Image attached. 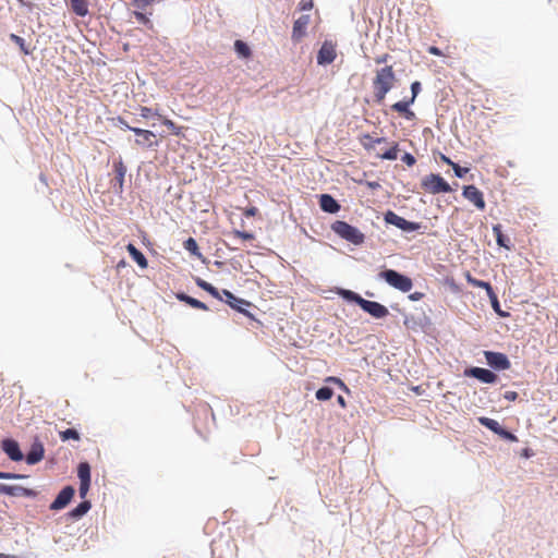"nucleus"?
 <instances>
[{
	"label": "nucleus",
	"instance_id": "48",
	"mask_svg": "<svg viewBox=\"0 0 558 558\" xmlns=\"http://www.w3.org/2000/svg\"><path fill=\"white\" fill-rule=\"evenodd\" d=\"M134 15H135V19L140 23H143V24H149L150 23L149 19L144 13H142V12H135Z\"/></svg>",
	"mask_w": 558,
	"mask_h": 558
},
{
	"label": "nucleus",
	"instance_id": "43",
	"mask_svg": "<svg viewBox=\"0 0 558 558\" xmlns=\"http://www.w3.org/2000/svg\"><path fill=\"white\" fill-rule=\"evenodd\" d=\"M23 477H24V475H21V474L0 471V480H16V478H23Z\"/></svg>",
	"mask_w": 558,
	"mask_h": 558
},
{
	"label": "nucleus",
	"instance_id": "9",
	"mask_svg": "<svg viewBox=\"0 0 558 558\" xmlns=\"http://www.w3.org/2000/svg\"><path fill=\"white\" fill-rule=\"evenodd\" d=\"M462 194L469 202L473 203L477 209H485L486 203L483 193L475 185L464 186Z\"/></svg>",
	"mask_w": 558,
	"mask_h": 558
},
{
	"label": "nucleus",
	"instance_id": "11",
	"mask_svg": "<svg viewBox=\"0 0 558 558\" xmlns=\"http://www.w3.org/2000/svg\"><path fill=\"white\" fill-rule=\"evenodd\" d=\"M1 448L4 451V453L12 460V461H21L24 459V456L20 449L19 442L14 439L7 438L1 441Z\"/></svg>",
	"mask_w": 558,
	"mask_h": 558
},
{
	"label": "nucleus",
	"instance_id": "2",
	"mask_svg": "<svg viewBox=\"0 0 558 558\" xmlns=\"http://www.w3.org/2000/svg\"><path fill=\"white\" fill-rule=\"evenodd\" d=\"M331 230L348 242L360 245L364 242V234L355 227L345 221L337 220L331 225Z\"/></svg>",
	"mask_w": 558,
	"mask_h": 558
},
{
	"label": "nucleus",
	"instance_id": "34",
	"mask_svg": "<svg viewBox=\"0 0 558 558\" xmlns=\"http://www.w3.org/2000/svg\"><path fill=\"white\" fill-rule=\"evenodd\" d=\"M234 49L236 53L242 58H248L251 56L250 47L242 40H235Z\"/></svg>",
	"mask_w": 558,
	"mask_h": 558
},
{
	"label": "nucleus",
	"instance_id": "30",
	"mask_svg": "<svg viewBox=\"0 0 558 558\" xmlns=\"http://www.w3.org/2000/svg\"><path fill=\"white\" fill-rule=\"evenodd\" d=\"M399 144L392 143L391 147L381 154H377V157L386 160H396L398 158Z\"/></svg>",
	"mask_w": 558,
	"mask_h": 558
},
{
	"label": "nucleus",
	"instance_id": "55",
	"mask_svg": "<svg viewBox=\"0 0 558 558\" xmlns=\"http://www.w3.org/2000/svg\"><path fill=\"white\" fill-rule=\"evenodd\" d=\"M257 209L255 207L248 208L245 210V216L251 217L256 214Z\"/></svg>",
	"mask_w": 558,
	"mask_h": 558
},
{
	"label": "nucleus",
	"instance_id": "28",
	"mask_svg": "<svg viewBox=\"0 0 558 558\" xmlns=\"http://www.w3.org/2000/svg\"><path fill=\"white\" fill-rule=\"evenodd\" d=\"M337 293L340 296H342L344 300L350 301V302H354L359 306H361V304H362V302L364 300L360 294H357L356 292L351 291V290L339 289Z\"/></svg>",
	"mask_w": 558,
	"mask_h": 558
},
{
	"label": "nucleus",
	"instance_id": "19",
	"mask_svg": "<svg viewBox=\"0 0 558 558\" xmlns=\"http://www.w3.org/2000/svg\"><path fill=\"white\" fill-rule=\"evenodd\" d=\"M319 206L324 211L329 213V214H335V213L339 211V209H340V205L329 194L320 195Z\"/></svg>",
	"mask_w": 558,
	"mask_h": 558
},
{
	"label": "nucleus",
	"instance_id": "8",
	"mask_svg": "<svg viewBox=\"0 0 558 558\" xmlns=\"http://www.w3.org/2000/svg\"><path fill=\"white\" fill-rule=\"evenodd\" d=\"M465 377H473L484 384H494L497 380V375L489 369L482 367H469L463 372Z\"/></svg>",
	"mask_w": 558,
	"mask_h": 558
},
{
	"label": "nucleus",
	"instance_id": "24",
	"mask_svg": "<svg viewBox=\"0 0 558 558\" xmlns=\"http://www.w3.org/2000/svg\"><path fill=\"white\" fill-rule=\"evenodd\" d=\"M465 279L468 283L471 284L472 287L485 289L487 296L492 292H495L489 282L474 278L469 271L465 272Z\"/></svg>",
	"mask_w": 558,
	"mask_h": 558
},
{
	"label": "nucleus",
	"instance_id": "37",
	"mask_svg": "<svg viewBox=\"0 0 558 558\" xmlns=\"http://www.w3.org/2000/svg\"><path fill=\"white\" fill-rule=\"evenodd\" d=\"M162 124L167 126L174 135H180L182 128L178 126L172 120L162 118Z\"/></svg>",
	"mask_w": 558,
	"mask_h": 558
},
{
	"label": "nucleus",
	"instance_id": "38",
	"mask_svg": "<svg viewBox=\"0 0 558 558\" xmlns=\"http://www.w3.org/2000/svg\"><path fill=\"white\" fill-rule=\"evenodd\" d=\"M10 39L20 47V49L22 50V52L24 54H28L29 53V50L27 49V47L25 45V40L22 37L15 35V34H11L10 35Z\"/></svg>",
	"mask_w": 558,
	"mask_h": 558
},
{
	"label": "nucleus",
	"instance_id": "56",
	"mask_svg": "<svg viewBox=\"0 0 558 558\" xmlns=\"http://www.w3.org/2000/svg\"><path fill=\"white\" fill-rule=\"evenodd\" d=\"M367 186L371 187L372 190H376L378 189L380 185L378 182H367Z\"/></svg>",
	"mask_w": 558,
	"mask_h": 558
},
{
	"label": "nucleus",
	"instance_id": "52",
	"mask_svg": "<svg viewBox=\"0 0 558 558\" xmlns=\"http://www.w3.org/2000/svg\"><path fill=\"white\" fill-rule=\"evenodd\" d=\"M518 398V392L515 391H506L505 399L509 401H514Z\"/></svg>",
	"mask_w": 558,
	"mask_h": 558
},
{
	"label": "nucleus",
	"instance_id": "53",
	"mask_svg": "<svg viewBox=\"0 0 558 558\" xmlns=\"http://www.w3.org/2000/svg\"><path fill=\"white\" fill-rule=\"evenodd\" d=\"M423 296H424V294L422 292H414V293L409 295V299L412 300V301H418Z\"/></svg>",
	"mask_w": 558,
	"mask_h": 558
},
{
	"label": "nucleus",
	"instance_id": "22",
	"mask_svg": "<svg viewBox=\"0 0 558 558\" xmlns=\"http://www.w3.org/2000/svg\"><path fill=\"white\" fill-rule=\"evenodd\" d=\"M126 250L130 256L137 263L141 268H146L148 266V262L144 254L135 247L132 243L128 244Z\"/></svg>",
	"mask_w": 558,
	"mask_h": 558
},
{
	"label": "nucleus",
	"instance_id": "33",
	"mask_svg": "<svg viewBox=\"0 0 558 558\" xmlns=\"http://www.w3.org/2000/svg\"><path fill=\"white\" fill-rule=\"evenodd\" d=\"M183 246L192 255H194V256H196L198 258L202 257V254L199 252V248H198V245H197V242L195 241V239L189 238L187 240H185L183 242Z\"/></svg>",
	"mask_w": 558,
	"mask_h": 558
},
{
	"label": "nucleus",
	"instance_id": "25",
	"mask_svg": "<svg viewBox=\"0 0 558 558\" xmlns=\"http://www.w3.org/2000/svg\"><path fill=\"white\" fill-rule=\"evenodd\" d=\"M71 10L78 16L88 14V2L86 0H70Z\"/></svg>",
	"mask_w": 558,
	"mask_h": 558
},
{
	"label": "nucleus",
	"instance_id": "39",
	"mask_svg": "<svg viewBox=\"0 0 558 558\" xmlns=\"http://www.w3.org/2000/svg\"><path fill=\"white\" fill-rule=\"evenodd\" d=\"M60 437L63 441L68 440V439H74V440L80 439V435H78L77 430H75L73 428H69V429L61 432Z\"/></svg>",
	"mask_w": 558,
	"mask_h": 558
},
{
	"label": "nucleus",
	"instance_id": "60",
	"mask_svg": "<svg viewBox=\"0 0 558 558\" xmlns=\"http://www.w3.org/2000/svg\"><path fill=\"white\" fill-rule=\"evenodd\" d=\"M0 558H14V557H11V556L5 555V554H0Z\"/></svg>",
	"mask_w": 558,
	"mask_h": 558
},
{
	"label": "nucleus",
	"instance_id": "17",
	"mask_svg": "<svg viewBox=\"0 0 558 558\" xmlns=\"http://www.w3.org/2000/svg\"><path fill=\"white\" fill-rule=\"evenodd\" d=\"M412 104H414L413 98L403 99L391 105V110L400 113L407 120H413L415 119V113L410 109Z\"/></svg>",
	"mask_w": 558,
	"mask_h": 558
},
{
	"label": "nucleus",
	"instance_id": "26",
	"mask_svg": "<svg viewBox=\"0 0 558 558\" xmlns=\"http://www.w3.org/2000/svg\"><path fill=\"white\" fill-rule=\"evenodd\" d=\"M223 294L226 295L227 298V302L230 304V306L232 308H235L242 313H244L245 315L247 316H251V314L245 311V310H242L238 304H248L246 301L242 300V299H238L235 298L230 291L228 290H223Z\"/></svg>",
	"mask_w": 558,
	"mask_h": 558
},
{
	"label": "nucleus",
	"instance_id": "44",
	"mask_svg": "<svg viewBox=\"0 0 558 558\" xmlns=\"http://www.w3.org/2000/svg\"><path fill=\"white\" fill-rule=\"evenodd\" d=\"M156 0H132V3L138 9H145L147 5L151 4Z\"/></svg>",
	"mask_w": 558,
	"mask_h": 558
},
{
	"label": "nucleus",
	"instance_id": "57",
	"mask_svg": "<svg viewBox=\"0 0 558 558\" xmlns=\"http://www.w3.org/2000/svg\"><path fill=\"white\" fill-rule=\"evenodd\" d=\"M441 160L448 165H450L452 167V163H454L453 161H451L448 157H446L445 155L441 156Z\"/></svg>",
	"mask_w": 558,
	"mask_h": 558
},
{
	"label": "nucleus",
	"instance_id": "15",
	"mask_svg": "<svg viewBox=\"0 0 558 558\" xmlns=\"http://www.w3.org/2000/svg\"><path fill=\"white\" fill-rule=\"evenodd\" d=\"M130 131L134 132L137 136L141 137L135 141V143L137 145L148 147V148L158 145L157 142L153 141L156 136L154 134V132H151L149 130L140 129V128H130Z\"/></svg>",
	"mask_w": 558,
	"mask_h": 558
},
{
	"label": "nucleus",
	"instance_id": "31",
	"mask_svg": "<svg viewBox=\"0 0 558 558\" xmlns=\"http://www.w3.org/2000/svg\"><path fill=\"white\" fill-rule=\"evenodd\" d=\"M77 475L81 482H90V466L87 462L78 464Z\"/></svg>",
	"mask_w": 558,
	"mask_h": 558
},
{
	"label": "nucleus",
	"instance_id": "58",
	"mask_svg": "<svg viewBox=\"0 0 558 558\" xmlns=\"http://www.w3.org/2000/svg\"><path fill=\"white\" fill-rule=\"evenodd\" d=\"M121 123L125 129L130 130L131 126L125 121L121 120Z\"/></svg>",
	"mask_w": 558,
	"mask_h": 558
},
{
	"label": "nucleus",
	"instance_id": "6",
	"mask_svg": "<svg viewBox=\"0 0 558 558\" xmlns=\"http://www.w3.org/2000/svg\"><path fill=\"white\" fill-rule=\"evenodd\" d=\"M337 58V45L331 40H325L317 53V63L327 65L332 63Z\"/></svg>",
	"mask_w": 558,
	"mask_h": 558
},
{
	"label": "nucleus",
	"instance_id": "14",
	"mask_svg": "<svg viewBox=\"0 0 558 558\" xmlns=\"http://www.w3.org/2000/svg\"><path fill=\"white\" fill-rule=\"evenodd\" d=\"M113 170H114L116 177H114L112 186L116 192L121 193L123 191L124 177L126 173V167L123 163L121 158L113 161Z\"/></svg>",
	"mask_w": 558,
	"mask_h": 558
},
{
	"label": "nucleus",
	"instance_id": "29",
	"mask_svg": "<svg viewBox=\"0 0 558 558\" xmlns=\"http://www.w3.org/2000/svg\"><path fill=\"white\" fill-rule=\"evenodd\" d=\"M195 283L197 284V287H199L201 289L205 290L206 292H208L214 298L221 299L219 291L213 284H210L209 282L203 280L202 278H196L195 279Z\"/></svg>",
	"mask_w": 558,
	"mask_h": 558
},
{
	"label": "nucleus",
	"instance_id": "3",
	"mask_svg": "<svg viewBox=\"0 0 558 558\" xmlns=\"http://www.w3.org/2000/svg\"><path fill=\"white\" fill-rule=\"evenodd\" d=\"M379 277L384 279L389 286L400 290L401 292H409L413 287V282L410 277L399 274L392 269L381 271Z\"/></svg>",
	"mask_w": 558,
	"mask_h": 558
},
{
	"label": "nucleus",
	"instance_id": "35",
	"mask_svg": "<svg viewBox=\"0 0 558 558\" xmlns=\"http://www.w3.org/2000/svg\"><path fill=\"white\" fill-rule=\"evenodd\" d=\"M488 298H489V301H490V303H492V307L494 308V311H495L499 316H501V317H506V316H508V315H509L508 313L502 312V311L500 310L499 300H498V296H497V294H496L495 292H492V293L488 295Z\"/></svg>",
	"mask_w": 558,
	"mask_h": 558
},
{
	"label": "nucleus",
	"instance_id": "20",
	"mask_svg": "<svg viewBox=\"0 0 558 558\" xmlns=\"http://www.w3.org/2000/svg\"><path fill=\"white\" fill-rule=\"evenodd\" d=\"M0 494L8 496H32L33 492L22 486L0 484Z\"/></svg>",
	"mask_w": 558,
	"mask_h": 558
},
{
	"label": "nucleus",
	"instance_id": "61",
	"mask_svg": "<svg viewBox=\"0 0 558 558\" xmlns=\"http://www.w3.org/2000/svg\"><path fill=\"white\" fill-rule=\"evenodd\" d=\"M338 400H339V403H341V404L344 403V400H343V398L341 396H339Z\"/></svg>",
	"mask_w": 558,
	"mask_h": 558
},
{
	"label": "nucleus",
	"instance_id": "45",
	"mask_svg": "<svg viewBox=\"0 0 558 558\" xmlns=\"http://www.w3.org/2000/svg\"><path fill=\"white\" fill-rule=\"evenodd\" d=\"M402 161L404 163H407L409 167H412L415 165L416 160L414 158L413 155H411L410 153H405L403 156H402Z\"/></svg>",
	"mask_w": 558,
	"mask_h": 558
},
{
	"label": "nucleus",
	"instance_id": "13",
	"mask_svg": "<svg viewBox=\"0 0 558 558\" xmlns=\"http://www.w3.org/2000/svg\"><path fill=\"white\" fill-rule=\"evenodd\" d=\"M45 448L41 441L35 439L32 444L29 451L25 456V461L29 465L37 464L44 459Z\"/></svg>",
	"mask_w": 558,
	"mask_h": 558
},
{
	"label": "nucleus",
	"instance_id": "50",
	"mask_svg": "<svg viewBox=\"0 0 558 558\" xmlns=\"http://www.w3.org/2000/svg\"><path fill=\"white\" fill-rule=\"evenodd\" d=\"M427 51L433 56H442L441 50L436 46H429Z\"/></svg>",
	"mask_w": 558,
	"mask_h": 558
},
{
	"label": "nucleus",
	"instance_id": "23",
	"mask_svg": "<svg viewBox=\"0 0 558 558\" xmlns=\"http://www.w3.org/2000/svg\"><path fill=\"white\" fill-rule=\"evenodd\" d=\"M383 143H387V138H385V137H376L375 138V137L371 136L369 134H365L361 138V144L367 151L375 150L376 145L383 144Z\"/></svg>",
	"mask_w": 558,
	"mask_h": 558
},
{
	"label": "nucleus",
	"instance_id": "4",
	"mask_svg": "<svg viewBox=\"0 0 558 558\" xmlns=\"http://www.w3.org/2000/svg\"><path fill=\"white\" fill-rule=\"evenodd\" d=\"M421 187L424 192L429 194L448 193L451 191L448 182L439 174L430 173L425 175L421 181Z\"/></svg>",
	"mask_w": 558,
	"mask_h": 558
},
{
	"label": "nucleus",
	"instance_id": "46",
	"mask_svg": "<svg viewBox=\"0 0 558 558\" xmlns=\"http://www.w3.org/2000/svg\"><path fill=\"white\" fill-rule=\"evenodd\" d=\"M140 112H141V117H143L145 119L149 118L151 114L160 117V114L158 112L153 113V110L148 107H141Z\"/></svg>",
	"mask_w": 558,
	"mask_h": 558
},
{
	"label": "nucleus",
	"instance_id": "27",
	"mask_svg": "<svg viewBox=\"0 0 558 558\" xmlns=\"http://www.w3.org/2000/svg\"><path fill=\"white\" fill-rule=\"evenodd\" d=\"M493 232L496 238V242L499 246L505 247L507 250L511 248L510 241L502 233V228L500 225L493 226Z\"/></svg>",
	"mask_w": 558,
	"mask_h": 558
},
{
	"label": "nucleus",
	"instance_id": "49",
	"mask_svg": "<svg viewBox=\"0 0 558 558\" xmlns=\"http://www.w3.org/2000/svg\"><path fill=\"white\" fill-rule=\"evenodd\" d=\"M313 5V0H302L300 2V9L303 11L311 10Z\"/></svg>",
	"mask_w": 558,
	"mask_h": 558
},
{
	"label": "nucleus",
	"instance_id": "40",
	"mask_svg": "<svg viewBox=\"0 0 558 558\" xmlns=\"http://www.w3.org/2000/svg\"><path fill=\"white\" fill-rule=\"evenodd\" d=\"M231 234L233 238L241 239L244 241H252L255 239V235L253 233L246 231L233 230Z\"/></svg>",
	"mask_w": 558,
	"mask_h": 558
},
{
	"label": "nucleus",
	"instance_id": "47",
	"mask_svg": "<svg viewBox=\"0 0 558 558\" xmlns=\"http://www.w3.org/2000/svg\"><path fill=\"white\" fill-rule=\"evenodd\" d=\"M90 482H81L80 483V496L84 498L89 489Z\"/></svg>",
	"mask_w": 558,
	"mask_h": 558
},
{
	"label": "nucleus",
	"instance_id": "12",
	"mask_svg": "<svg viewBox=\"0 0 558 558\" xmlns=\"http://www.w3.org/2000/svg\"><path fill=\"white\" fill-rule=\"evenodd\" d=\"M74 488L72 486H65L51 502V510H61L65 508L74 496Z\"/></svg>",
	"mask_w": 558,
	"mask_h": 558
},
{
	"label": "nucleus",
	"instance_id": "7",
	"mask_svg": "<svg viewBox=\"0 0 558 558\" xmlns=\"http://www.w3.org/2000/svg\"><path fill=\"white\" fill-rule=\"evenodd\" d=\"M385 220L388 223L393 225L397 228L408 232L416 231L421 227L420 223L409 221L403 217H400L399 215L395 214L393 211H388L385 216Z\"/></svg>",
	"mask_w": 558,
	"mask_h": 558
},
{
	"label": "nucleus",
	"instance_id": "32",
	"mask_svg": "<svg viewBox=\"0 0 558 558\" xmlns=\"http://www.w3.org/2000/svg\"><path fill=\"white\" fill-rule=\"evenodd\" d=\"M90 509V502L89 501H82L80 505H77L74 509L71 510L70 515L72 518H81L87 511Z\"/></svg>",
	"mask_w": 558,
	"mask_h": 558
},
{
	"label": "nucleus",
	"instance_id": "51",
	"mask_svg": "<svg viewBox=\"0 0 558 558\" xmlns=\"http://www.w3.org/2000/svg\"><path fill=\"white\" fill-rule=\"evenodd\" d=\"M389 57L390 56L388 53H385L383 56L375 58V62H376V64L386 63L388 61Z\"/></svg>",
	"mask_w": 558,
	"mask_h": 558
},
{
	"label": "nucleus",
	"instance_id": "18",
	"mask_svg": "<svg viewBox=\"0 0 558 558\" xmlns=\"http://www.w3.org/2000/svg\"><path fill=\"white\" fill-rule=\"evenodd\" d=\"M482 424L486 425L494 433L498 434L502 439L508 441H517V437L501 427L498 421H481Z\"/></svg>",
	"mask_w": 558,
	"mask_h": 558
},
{
	"label": "nucleus",
	"instance_id": "54",
	"mask_svg": "<svg viewBox=\"0 0 558 558\" xmlns=\"http://www.w3.org/2000/svg\"><path fill=\"white\" fill-rule=\"evenodd\" d=\"M327 383H335V384H338L340 386H343V383L341 379L337 378V377H328L326 379Z\"/></svg>",
	"mask_w": 558,
	"mask_h": 558
},
{
	"label": "nucleus",
	"instance_id": "21",
	"mask_svg": "<svg viewBox=\"0 0 558 558\" xmlns=\"http://www.w3.org/2000/svg\"><path fill=\"white\" fill-rule=\"evenodd\" d=\"M175 298L179 301L186 303L187 305H190L193 308L202 310V311H208V306L204 302H202V301H199L197 299H194V298H192V296H190V295H187V294H185L183 292H178L175 294Z\"/></svg>",
	"mask_w": 558,
	"mask_h": 558
},
{
	"label": "nucleus",
	"instance_id": "41",
	"mask_svg": "<svg viewBox=\"0 0 558 558\" xmlns=\"http://www.w3.org/2000/svg\"><path fill=\"white\" fill-rule=\"evenodd\" d=\"M452 169L458 178H463L469 172V168H462L458 163H452Z\"/></svg>",
	"mask_w": 558,
	"mask_h": 558
},
{
	"label": "nucleus",
	"instance_id": "59",
	"mask_svg": "<svg viewBox=\"0 0 558 558\" xmlns=\"http://www.w3.org/2000/svg\"><path fill=\"white\" fill-rule=\"evenodd\" d=\"M523 456L526 457V458H529L531 456L530 452H529V449H525L523 451Z\"/></svg>",
	"mask_w": 558,
	"mask_h": 558
},
{
	"label": "nucleus",
	"instance_id": "5",
	"mask_svg": "<svg viewBox=\"0 0 558 558\" xmlns=\"http://www.w3.org/2000/svg\"><path fill=\"white\" fill-rule=\"evenodd\" d=\"M484 356L486 359L487 364L496 371H506L509 369L511 366V363L505 353L495 351H484Z\"/></svg>",
	"mask_w": 558,
	"mask_h": 558
},
{
	"label": "nucleus",
	"instance_id": "16",
	"mask_svg": "<svg viewBox=\"0 0 558 558\" xmlns=\"http://www.w3.org/2000/svg\"><path fill=\"white\" fill-rule=\"evenodd\" d=\"M311 17L310 15H301L293 24L292 29V39L294 41H300L306 34V28L310 24Z\"/></svg>",
	"mask_w": 558,
	"mask_h": 558
},
{
	"label": "nucleus",
	"instance_id": "10",
	"mask_svg": "<svg viewBox=\"0 0 558 558\" xmlns=\"http://www.w3.org/2000/svg\"><path fill=\"white\" fill-rule=\"evenodd\" d=\"M360 307L368 313L372 317L377 319L384 318L389 314V311L385 305L375 301H368L364 299Z\"/></svg>",
	"mask_w": 558,
	"mask_h": 558
},
{
	"label": "nucleus",
	"instance_id": "36",
	"mask_svg": "<svg viewBox=\"0 0 558 558\" xmlns=\"http://www.w3.org/2000/svg\"><path fill=\"white\" fill-rule=\"evenodd\" d=\"M333 395V390L329 387H322L316 391V398L319 401L329 400Z\"/></svg>",
	"mask_w": 558,
	"mask_h": 558
},
{
	"label": "nucleus",
	"instance_id": "1",
	"mask_svg": "<svg viewBox=\"0 0 558 558\" xmlns=\"http://www.w3.org/2000/svg\"><path fill=\"white\" fill-rule=\"evenodd\" d=\"M396 74L392 65H386L376 71L373 78L374 98L377 104H381L386 95L393 88Z\"/></svg>",
	"mask_w": 558,
	"mask_h": 558
},
{
	"label": "nucleus",
	"instance_id": "42",
	"mask_svg": "<svg viewBox=\"0 0 558 558\" xmlns=\"http://www.w3.org/2000/svg\"><path fill=\"white\" fill-rule=\"evenodd\" d=\"M421 83L418 81H415L411 84V93H412V96L410 98H413V102L415 101V98L417 97V95L420 94L421 92Z\"/></svg>",
	"mask_w": 558,
	"mask_h": 558
}]
</instances>
